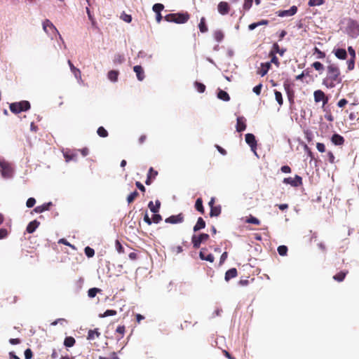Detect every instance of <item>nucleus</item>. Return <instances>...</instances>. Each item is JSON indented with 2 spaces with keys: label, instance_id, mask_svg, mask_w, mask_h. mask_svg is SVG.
I'll return each mask as SVG.
<instances>
[{
  "label": "nucleus",
  "instance_id": "nucleus-53",
  "mask_svg": "<svg viewBox=\"0 0 359 359\" xmlns=\"http://www.w3.org/2000/svg\"><path fill=\"white\" fill-rule=\"evenodd\" d=\"M36 203V200L34 198H29L27 201L26 205L27 208H32Z\"/></svg>",
  "mask_w": 359,
  "mask_h": 359
},
{
  "label": "nucleus",
  "instance_id": "nucleus-16",
  "mask_svg": "<svg viewBox=\"0 0 359 359\" xmlns=\"http://www.w3.org/2000/svg\"><path fill=\"white\" fill-rule=\"evenodd\" d=\"M331 142L334 145L341 146L344 142V138L339 134H334L331 137Z\"/></svg>",
  "mask_w": 359,
  "mask_h": 359
},
{
  "label": "nucleus",
  "instance_id": "nucleus-40",
  "mask_svg": "<svg viewBox=\"0 0 359 359\" xmlns=\"http://www.w3.org/2000/svg\"><path fill=\"white\" fill-rule=\"evenodd\" d=\"M325 3L324 0H309L308 5L311 7L321 6Z\"/></svg>",
  "mask_w": 359,
  "mask_h": 359
},
{
  "label": "nucleus",
  "instance_id": "nucleus-4",
  "mask_svg": "<svg viewBox=\"0 0 359 359\" xmlns=\"http://www.w3.org/2000/svg\"><path fill=\"white\" fill-rule=\"evenodd\" d=\"M9 108L13 113L19 114L29 110L30 109V103L26 100L13 102L10 104Z\"/></svg>",
  "mask_w": 359,
  "mask_h": 359
},
{
  "label": "nucleus",
  "instance_id": "nucleus-48",
  "mask_svg": "<svg viewBox=\"0 0 359 359\" xmlns=\"http://www.w3.org/2000/svg\"><path fill=\"white\" fill-rule=\"evenodd\" d=\"M137 195H138V192L137 191L132 192L130 195H128V196L127 198L128 203H132L135 200V198L137 196Z\"/></svg>",
  "mask_w": 359,
  "mask_h": 359
},
{
  "label": "nucleus",
  "instance_id": "nucleus-20",
  "mask_svg": "<svg viewBox=\"0 0 359 359\" xmlns=\"http://www.w3.org/2000/svg\"><path fill=\"white\" fill-rule=\"evenodd\" d=\"M52 205V203L49 202L47 203H44L41 205L37 206L34 208V211L37 213H41L50 209V207Z\"/></svg>",
  "mask_w": 359,
  "mask_h": 359
},
{
  "label": "nucleus",
  "instance_id": "nucleus-12",
  "mask_svg": "<svg viewBox=\"0 0 359 359\" xmlns=\"http://www.w3.org/2000/svg\"><path fill=\"white\" fill-rule=\"evenodd\" d=\"M67 63H68L70 70L72 72V74H74V77L78 80L79 82H81L82 79H81V71L78 68H76L74 66V65L72 64L71 60H69L67 61Z\"/></svg>",
  "mask_w": 359,
  "mask_h": 359
},
{
  "label": "nucleus",
  "instance_id": "nucleus-28",
  "mask_svg": "<svg viewBox=\"0 0 359 359\" xmlns=\"http://www.w3.org/2000/svg\"><path fill=\"white\" fill-rule=\"evenodd\" d=\"M217 97L224 101H229L230 100L229 94L226 91L222 90H219L217 93Z\"/></svg>",
  "mask_w": 359,
  "mask_h": 359
},
{
  "label": "nucleus",
  "instance_id": "nucleus-1",
  "mask_svg": "<svg viewBox=\"0 0 359 359\" xmlns=\"http://www.w3.org/2000/svg\"><path fill=\"white\" fill-rule=\"evenodd\" d=\"M341 81L339 67L334 64L328 65L327 67V77L324 80V83L329 88H333Z\"/></svg>",
  "mask_w": 359,
  "mask_h": 359
},
{
  "label": "nucleus",
  "instance_id": "nucleus-49",
  "mask_svg": "<svg viewBox=\"0 0 359 359\" xmlns=\"http://www.w3.org/2000/svg\"><path fill=\"white\" fill-rule=\"evenodd\" d=\"M85 253L88 257H92L95 255V251L93 248L86 247L85 248Z\"/></svg>",
  "mask_w": 359,
  "mask_h": 359
},
{
  "label": "nucleus",
  "instance_id": "nucleus-60",
  "mask_svg": "<svg viewBox=\"0 0 359 359\" xmlns=\"http://www.w3.org/2000/svg\"><path fill=\"white\" fill-rule=\"evenodd\" d=\"M121 18L123 21L126 22H130L131 20H132V17L131 15H127V14H125L123 13L122 15H121Z\"/></svg>",
  "mask_w": 359,
  "mask_h": 359
},
{
  "label": "nucleus",
  "instance_id": "nucleus-26",
  "mask_svg": "<svg viewBox=\"0 0 359 359\" xmlns=\"http://www.w3.org/2000/svg\"><path fill=\"white\" fill-rule=\"evenodd\" d=\"M199 257L202 260H206L210 262H213L214 261V256L212 254L205 255L203 250H201L199 253Z\"/></svg>",
  "mask_w": 359,
  "mask_h": 359
},
{
  "label": "nucleus",
  "instance_id": "nucleus-41",
  "mask_svg": "<svg viewBox=\"0 0 359 359\" xmlns=\"http://www.w3.org/2000/svg\"><path fill=\"white\" fill-rule=\"evenodd\" d=\"M97 135L102 137H106L108 136L107 131L103 127H99L97 130Z\"/></svg>",
  "mask_w": 359,
  "mask_h": 359
},
{
  "label": "nucleus",
  "instance_id": "nucleus-5",
  "mask_svg": "<svg viewBox=\"0 0 359 359\" xmlns=\"http://www.w3.org/2000/svg\"><path fill=\"white\" fill-rule=\"evenodd\" d=\"M0 171L4 178L9 179L13 175V168L11 163L3 160L0 161Z\"/></svg>",
  "mask_w": 359,
  "mask_h": 359
},
{
  "label": "nucleus",
  "instance_id": "nucleus-38",
  "mask_svg": "<svg viewBox=\"0 0 359 359\" xmlns=\"http://www.w3.org/2000/svg\"><path fill=\"white\" fill-rule=\"evenodd\" d=\"M164 8V6L162 4H155L153 7L152 10L154 13H161V11H163Z\"/></svg>",
  "mask_w": 359,
  "mask_h": 359
},
{
  "label": "nucleus",
  "instance_id": "nucleus-59",
  "mask_svg": "<svg viewBox=\"0 0 359 359\" xmlns=\"http://www.w3.org/2000/svg\"><path fill=\"white\" fill-rule=\"evenodd\" d=\"M24 354L25 359H31L32 358V351L29 348L26 349Z\"/></svg>",
  "mask_w": 359,
  "mask_h": 359
},
{
  "label": "nucleus",
  "instance_id": "nucleus-54",
  "mask_svg": "<svg viewBox=\"0 0 359 359\" xmlns=\"http://www.w3.org/2000/svg\"><path fill=\"white\" fill-rule=\"evenodd\" d=\"M252 4V0H245L244 4H243V8L245 10H249Z\"/></svg>",
  "mask_w": 359,
  "mask_h": 359
},
{
  "label": "nucleus",
  "instance_id": "nucleus-45",
  "mask_svg": "<svg viewBox=\"0 0 359 359\" xmlns=\"http://www.w3.org/2000/svg\"><path fill=\"white\" fill-rule=\"evenodd\" d=\"M116 315V311L115 310H107L103 314H100V317L105 318L107 316H112Z\"/></svg>",
  "mask_w": 359,
  "mask_h": 359
},
{
  "label": "nucleus",
  "instance_id": "nucleus-18",
  "mask_svg": "<svg viewBox=\"0 0 359 359\" xmlns=\"http://www.w3.org/2000/svg\"><path fill=\"white\" fill-rule=\"evenodd\" d=\"M40 224V222H38L37 220H33L31 222H29L27 226V229H26V231L29 233H32L33 232L35 231V230L38 228V226H39Z\"/></svg>",
  "mask_w": 359,
  "mask_h": 359
},
{
  "label": "nucleus",
  "instance_id": "nucleus-2",
  "mask_svg": "<svg viewBox=\"0 0 359 359\" xmlns=\"http://www.w3.org/2000/svg\"><path fill=\"white\" fill-rule=\"evenodd\" d=\"M43 29L44 32L50 36V37L53 39L54 36H58L59 40L62 41L65 48L66 47V44L63 41L61 35L60 34L58 30L54 26V25L49 20H46L43 22Z\"/></svg>",
  "mask_w": 359,
  "mask_h": 359
},
{
  "label": "nucleus",
  "instance_id": "nucleus-50",
  "mask_svg": "<svg viewBox=\"0 0 359 359\" xmlns=\"http://www.w3.org/2000/svg\"><path fill=\"white\" fill-rule=\"evenodd\" d=\"M86 13H87V15H88V19L91 21L92 22V25H95V19L93 16V15L91 14V12L90 11V8H88V6H87L86 8Z\"/></svg>",
  "mask_w": 359,
  "mask_h": 359
},
{
  "label": "nucleus",
  "instance_id": "nucleus-9",
  "mask_svg": "<svg viewBox=\"0 0 359 359\" xmlns=\"http://www.w3.org/2000/svg\"><path fill=\"white\" fill-rule=\"evenodd\" d=\"M245 142L250 147L252 151L257 154L255 150L257 149V141L255 137L252 133H248L245 135Z\"/></svg>",
  "mask_w": 359,
  "mask_h": 359
},
{
  "label": "nucleus",
  "instance_id": "nucleus-33",
  "mask_svg": "<svg viewBox=\"0 0 359 359\" xmlns=\"http://www.w3.org/2000/svg\"><path fill=\"white\" fill-rule=\"evenodd\" d=\"M195 208L201 213L203 214L204 212L203 201H202L201 198H198L196 200V203H195Z\"/></svg>",
  "mask_w": 359,
  "mask_h": 359
},
{
  "label": "nucleus",
  "instance_id": "nucleus-22",
  "mask_svg": "<svg viewBox=\"0 0 359 359\" xmlns=\"http://www.w3.org/2000/svg\"><path fill=\"white\" fill-rule=\"evenodd\" d=\"M118 72L116 70H111L107 74V78L111 82H116L118 81Z\"/></svg>",
  "mask_w": 359,
  "mask_h": 359
},
{
  "label": "nucleus",
  "instance_id": "nucleus-46",
  "mask_svg": "<svg viewBox=\"0 0 359 359\" xmlns=\"http://www.w3.org/2000/svg\"><path fill=\"white\" fill-rule=\"evenodd\" d=\"M246 222L248 223L254 224H257V225H259L260 224V221L257 218H256L253 216H250V217H248L247 219Z\"/></svg>",
  "mask_w": 359,
  "mask_h": 359
},
{
  "label": "nucleus",
  "instance_id": "nucleus-44",
  "mask_svg": "<svg viewBox=\"0 0 359 359\" xmlns=\"http://www.w3.org/2000/svg\"><path fill=\"white\" fill-rule=\"evenodd\" d=\"M64 157L67 162L74 160L76 158V155L74 154H69V151H66L63 153Z\"/></svg>",
  "mask_w": 359,
  "mask_h": 359
},
{
  "label": "nucleus",
  "instance_id": "nucleus-52",
  "mask_svg": "<svg viewBox=\"0 0 359 359\" xmlns=\"http://www.w3.org/2000/svg\"><path fill=\"white\" fill-rule=\"evenodd\" d=\"M162 220V217L158 215V214H156L155 213L154 215H153V217H152V222L155 224H158Z\"/></svg>",
  "mask_w": 359,
  "mask_h": 359
},
{
  "label": "nucleus",
  "instance_id": "nucleus-57",
  "mask_svg": "<svg viewBox=\"0 0 359 359\" xmlns=\"http://www.w3.org/2000/svg\"><path fill=\"white\" fill-rule=\"evenodd\" d=\"M270 55H271V62L274 63V64H276L277 66H278V65H279L278 59V58H277V57L274 55V53H273V52H271V53H270Z\"/></svg>",
  "mask_w": 359,
  "mask_h": 359
},
{
  "label": "nucleus",
  "instance_id": "nucleus-51",
  "mask_svg": "<svg viewBox=\"0 0 359 359\" xmlns=\"http://www.w3.org/2000/svg\"><path fill=\"white\" fill-rule=\"evenodd\" d=\"M347 66H348V70H353L354 69V66H355V59L354 58H351L350 60H348L347 61Z\"/></svg>",
  "mask_w": 359,
  "mask_h": 359
},
{
  "label": "nucleus",
  "instance_id": "nucleus-24",
  "mask_svg": "<svg viewBox=\"0 0 359 359\" xmlns=\"http://www.w3.org/2000/svg\"><path fill=\"white\" fill-rule=\"evenodd\" d=\"M270 67H271L270 62L262 63V67L258 72L259 74H260L262 76H264V75H266L267 74Z\"/></svg>",
  "mask_w": 359,
  "mask_h": 359
},
{
  "label": "nucleus",
  "instance_id": "nucleus-61",
  "mask_svg": "<svg viewBox=\"0 0 359 359\" xmlns=\"http://www.w3.org/2000/svg\"><path fill=\"white\" fill-rule=\"evenodd\" d=\"M316 148L318 150V151L322 152V153L325 152V147L324 144H323V143L318 142L316 144Z\"/></svg>",
  "mask_w": 359,
  "mask_h": 359
},
{
  "label": "nucleus",
  "instance_id": "nucleus-3",
  "mask_svg": "<svg viewBox=\"0 0 359 359\" xmlns=\"http://www.w3.org/2000/svg\"><path fill=\"white\" fill-rule=\"evenodd\" d=\"M164 18L167 22L182 24L188 21L189 15L187 13H170L166 15Z\"/></svg>",
  "mask_w": 359,
  "mask_h": 359
},
{
  "label": "nucleus",
  "instance_id": "nucleus-31",
  "mask_svg": "<svg viewBox=\"0 0 359 359\" xmlns=\"http://www.w3.org/2000/svg\"><path fill=\"white\" fill-rule=\"evenodd\" d=\"M285 49H280L279 46L277 43H274L273 45V50L271 52H273L275 53H278L280 55L283 56L285 52Z\"/></svg>",
  "mask_w": 359,
  "mask_h": 359
},
{
  "label": "nucleus",
  "instance_id": "nucleus-32",
  "mask_svg": "<svg viewBox=\"0 0 359 359\" xmlns=\"http://www.w3.org/2000/svg\"><path fill=\"white\" fill-rule=\"evenodd\" d=\"M101 290L97 287H93L88 290V296L90 298H93L96 296L98 292H100Z\"/></svg>",
  "mask_w": 359,
  "mask_h": 359
},
{
  "label": "nucleus",
  "instance_id": "nucleus-34",
  "mask_svg": "<svg viewBox=\"0 0 359 359\" xmlns=\"http://www.w3.org/2000/svg\"><path fill=\"white\" fill-rule=\"evenodd\" d=\"M214 38L217 42H221L224 39V34L221 30H216L214 32Z\"/></svg>",
  "mask_w": 359,
  "mask_h": 359
},
{
  "label": "nucleus",
  "instance_id": "nucleus-62",
  "mask_svg": "<svg viewBox=\"0 0 359 359\" xmlns=\"http://www.w3.org/2000/svg\"><path fill=\"white\" fill-rule=\"evenodd\" d=\"M348 53L350 54L351 55V58H355V50L353 49V48L352 46H348Z\"/></svg>",
  "mask_w": 359,
  "mask_h": 359
},
{
  "label": "nucleus",
  "instance_id": "nucleus-15",
  "mask_svg": "<svg viewBox=\"0 0 359 359\" xmlns=\"http://www.w3.org/2000/svg\"><path fill=\"white\" fill-rule=\"evenodd\" d=\"M133 70L136 74L137 79L140 81H143L145 77L143 68L140 65H136L133 67Z\"/></svg>",
  "mask_w": 359,
  "mask_h": 359
},
{
  "label": "nucleus",
  "instance_id": "nucleus-36",
  "mask_svg": "<svg viewBox=\"0 0 359 359\" xmlns=\"http://www.w3.org/2000/svg\"><path fill=\"white\" fill-rule=\"evenodd\" d=\"M113 61L114 64H122L125 61V57L123 55L116 54Z\"/></svg>",
  "mask_w": 359,
  "mask_h": 359
},
{
  "label": "nucleus",
  "instance_id": "nucleus-47",
  "mask_svg": "<svg viewBox=\"0 0 359 359\" xmlns=\"http://www.w3.org/2000/svg\"><path fill=\"white\" fill-rule=\"evenodd\" d=\"M313 67L319 72H322L324 69V66L320 62H315L312 65Z\"/></svg>",
  "mask_w": 359,
  "mask_h": 359
},
{
  "label": "nucleus",
  "instance_id": "nucleus-43",
  "mask_svg": "<svg viewBox=\"0 0 359 359\" xmlns=\"http://www.w3.org/2000/svg\"><path fill=\"white\" fill-rule=\"evenodd\" d=\"M278 252L280 256H285L287 252V248L285 245H280L278 248Z\"/></svg>",
  "mask_w": 359,
  "mask_h": 359
},
{
  "label": "nucleus",
  "instance_id": "nucleus-25",
  "mask_svg": "<svg viewBox=\"0 0 359 359\" xmlns=\"http://www.w3.org/2000/svg\"><path fill=\"white\" fill-rule=\"evenodd\" d=\"M205 226V222L202 217H199L197 220L196 225L194 226V231H198Z\"/></svg>",
  "mask_w": 359,
  "mask_h": 359
},
{
  "label": "nucleus",
  "instance_id": "nucleus-23",
  "mask_svg": "<svg viewBox=\"0 0 359 359\" xmlns=\"http://www.w3.org/2000/svg\"><path fill=\"white\" fill-rule=\"evenodd\" d=\"M156 205H154L152 201H150L148 204V207L150 210L154 213H157L159 210L161 203L159 201H156Z\"/></svg>",
  "mask_w": 359,
  "mask_h": 359
},
{
  "label": "nucleus",
  "instance_id": "nucleus-10",
  "mask_svg": "<svg viewBox=\"0 0 359 359\" xmlns=\"http://www.w3.org/2000/svg\"><path fill=\"white\" fill-rule=\"evenodd\" d=\"M184 221V215L182 213H180L177 215H171L165 219L166 223L169 224H180Z\"/></svg>",
  "mask_w": 359,
  "mask_h": 359
},
{
  "label": "nucleus",
  "instance_id": "nucleus-64",
  "mask_svg": "<svg viewBox=\"0 0 359 359\" xmlns=\"http://www.w3.org/2000/svg\"><path fill=\"white\" fill-rule=\"evenodd\" d=\"M348 103V101L346 99H341L338 103L337 106L340 108L344 107L346 104Z\"/></svg>",
  "mask_w": 359,
  "mask_h": 359
},
{
  "label": "nucleus",
  "instance_id": "nucleus-14",
  "mask_svg": "<svg viewBox=\"0 0 359 359\" xmlns=\"http://www.w3.org/2000/svg\"><path fill=\"white\" fill-rule=\"evenodd\" d=\"M246 119L243 116H238L236 122V130L237 132H242L246 129Z\"/></svg>",
  "mask_w": 359,
  "mask_h": 359
},
{
  "label": "nucleus",
  "instance_id": "nucleus-55",
  "mask_svg": "<svg viewBox=\"0 0 359 359\" xmlns=\"http://www.w3.org/2000/svg\"><path fill=\"white\" fill-rule=\"evenodd\" d=\"M262 88V85L260 83L253 88V92L257 95H259L261 93V90Z\"/></svg>",
  "mask_w": 359,
  "mask_h": 359
},
{
  "label": "nucleus",
  "instance_id": "nucleus-27",
  "mask_svg": "<svg viewBox=\"0 0 359 359\" xmlns=\"http://www.w3.org/2000/svg\"><path fill=\"white\" fill-rule=\"evenodd\" d=\"M100 333L98 332L97 329L90 330L88 333V339L93 340L95 337H99Z\"/></svg>",
  "mask_w": 359,
  "mask_h": 359
},
{
  "label": "nucleus",
  "instance_id": "nucleus-29",
  "mask_svg": "<svg viewBox=\"0 0 359 359\" xmlns=\"http://www.w3.org/2000/svg\"><path fill=\"white\" fill-rule=\"evenodd\" d=\"M198 28H199L200 31L203 33L208 32V27L205 25V18H203V17L201 18L200 23L198 25Z\"/></svg>",
  "mask_w": 359,
  "mask_h": 359
},
{
  "label": "nucleus",
  "instance_id": "nucleus-6",
  "mask_svg": "<svg viewBox=\"0 0 359 359\" xmlns=\"http://www.w3.org/2000/svg\"><path fill=\"white\" fill-rule=\"evenodd\" d=\"M347 33L352 38H356L359 35V25L356 21L351 20L348 22Z\"/></svg>",
  "mask_w": 359,
  "mask_h": 359
},
{
  "label": "nucleus",
  "instance_id": "nucleus-11",
  "mask_svg": "<svg viewBox=\"0 0 359 359\" xmlns=\"http://www.w3.org/2000/svg\"><path fill=\"white\" fill-rule=\"evenodd\" d=\"M297 12V7L296 6H292L288 10L279 11L277 12L278 16L284 18V17H290L292 16Z\"/></svg>",
  "mask_w": 359,
  "mask_h": 359
},
{
  "label": "nucleus",
  "instance_id": "nucleus-63",
  "mask_svg": "<svg viewBox=\"0 0 359 359\" xmlns=\"http://www.w3.org/2000/svg\"><path fill=\"white\" fill-rule=\"evenodd\" d=\"M8 235V231L6 229H0V239L4 238Z\"/></svg>",
  "mask_w": 359,
  "mask_h": 359
},
{
  "label": "nucleus",
  "instance_id": "nucleus-8",
  "mask_svg": "<svg viewBox=\"0 0 359 359\" xmlns=\"http://www.w3.org/2000/svg\"><path fill=\"white\" fill-rule=\"evenodd\" d=\"M283 182L285 184H290L292 187H297L302 184V179L300 176L296 175L294 178L285 177Z\"/></svg>",
  "mask_w": 359,
  "mask_h": 359
},
{
  "label": "nucleus",
  "instance_id": "nucleus-17",
  "mask_svg": "<svg viewBox=\"0 0 359 359\" xmlns=\"http://www.w3.org/2000/svg\"><path fill=\"white\" fill-rule=\"evenodd\" d=\"M218 11L222 15H226L229 13V7L226 2L222 1L218 4Z\"/></svg>",
  "mask_w": 359,
  "mask_h": 359
},
{
  "label": "nucleus",
  "instance_id": "nucleus-39",
  "mask_svg": "<svg viewBox=\"0 0 359 359\" xmlns=\"http://www.w3.org/2000/svg\"><path fill=\"white\" fill-rule=\"evenodd\" d=\"M274 94L276 100L277 101L280 106H282L283 103V100L281 93L278 90H275Z\"/></svg>",
  "mask_w": 359,
  "mask_h": 359
},
{
  "label": "nucleus",
  "instance_id": "nucleus-37",
  "mask_svg": "<svg viewBox=\"0 0 359 359\" xmlns=\"http://www.w3.org/2000/svg\"><path fill=\"white\" fill-rule=\"evenodd\" d=\"M221 212L220 207H212L210 212V217H217Z\"/></svg>",
  "mask_w": 359,
  "mask_h": 359
},
{
  "label": "nucleus",
  "instance_id": "nucleus-21",
  "mask_svg": "<svg viewBox=\"0 0 359 359\" xmlns=\"http://www.w3.org/2000/svg\"><path fill=\"white\" fill-rule=\"evenodd\" d=\"M237 270L235 268L229 269L225 273V280L229 281L230 279L236 277Z\"/></svg>",
  "mask_w": 359,
  "mask_h": 359
},
{
  "label": "nucleus",
  "instance_id": "nucleus-19",
  "mask_svg": "<svg viewBox=\"0 0 359 359\" xmlns=\"http://www.w3.org/2000/svg\"><path fill=\"white\" fill-rule=\"evenodd\" d=\"M334 53L335 56L340 60H344L347 57L346 50L344 48L335 49L334 50Z\"/></svg>",
  "mask_w": 359,
  "mask_h": 359
},
{
  "label": "nucleus",
  "instance_id": "nucleus-56",
  "mask_svg": "<svg viewBox=\"0 0 359 359\" xmlns=\"http://www.w3.org/2000/svg\"><path fill=\"white\" fill-rule=\"evenodd\" d=\"M315 53L318 54L317 58L322 59L325 57V53L320 50L318 48H315Z\"/></svg>",
  "mask_w": 359,
  "mask_h": 359
},
{
  "label": "nucleus",
  "instance_id": "nucleus-58",
  "mask_svg": "<svg viewBox=\"0 0 359 359\" xmlns=\"http://www.w3.org/2000/svg\"><path fill=\"white\" fill-rule=\"evenodd\" d=\"M115 245H116V250L119 252V253H121L123 252V246L121 245V243L116 240V243H115Z\"/></svg>",
  "mask_w": 359,
  "mask_h": 359
},
{
  "label": "nucleus",
  "instance_id": "nucleus-13",
  "mask_svg": "<svg viewBox=\"0 0 359 359\" xmlns=\"http://www.w3.org/2000/svg\"><path fill=\"white\" fill-rule=\"evenodd\" d=\"M313 95L315 102H319L320 101H323L324 104L327 103V98L325 97V95L322 90H316L313 93Z\"/></svg>",
  "mask_w": 359,
  "mask_h": 359
},
{
  "label": "nucleus",
  "instance_id": "nucleus-35",
  "mask_svg": "<svg viewBox=\"0 0 359 359\" xmlns=\"http://www.w3.org/2000/svg\"><path fill=\"white\" fill-rule=\"evenodd\" d=\"M75 344V339L72 337H67L65 338L64 344L67 347H72Z\"/></svg>",
  "mask_w": 359,
  "mask_h": 359
},
{
  "label": "nucleus",
  "instance_id": "nucleus-7",
  "mask_svg": "<svg viewBox=\"0 0 359 359\" xmlns=\"http://www.w3.org/2000/svg\"><path fill=\"white\" fill-rule=\"evenodd\" d=\"M209 238V235L207 233H201L198 236L194 235L191 238V241L194 248H198L201 243L203 241H207Z\"/></svg>",
  "mask_w": 359,
  "mask_h": 359
},
{
  "label": "nucleus",
  "instance_id": "nucleus-30",
  "mask_svg": "<svg viewBox=\"0 0 359 359\" xmlns=\"http://www.w3.org/2000/svg\"><path fill=\"white\" fill-rule=\"evenodd\" d=\"M346 274L347 271H340L334 276L333 278L338 282H341L345 278Z\"/></svg>",
  "mask_w": 359,
  "mask_h": 359
},
{
  "label": "nucleus",
  "instance_id": "nucleus-42",
  "mask_svg": "<svg viewBox=\"0 0 359 359\" xmlns=\"http://www.w3.org/2000/svg\"><path fill=\"white\" fill-rule=\"evenodd\" d=\"M194 86H195L196 90L199 93H203L205 90V86L201 83L198 82V81H196L194 83Z\"/></svg>",
  "mask_w": 359,
  "mask_h": 359
}]
</instances>
